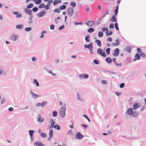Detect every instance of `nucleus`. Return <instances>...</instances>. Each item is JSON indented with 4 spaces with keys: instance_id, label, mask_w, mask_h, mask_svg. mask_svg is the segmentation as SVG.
<instances>
[{
    "instance_id": "obj_36",
    "label": "nucleus",
    "mask_w": 146,
    "mask_h": 146,
    "mask_svg": "<svg viewBox=\"0 0 146 146\" xmlns=\"http://www.w3.org/2000/svg\"><path fill=\"white\" fill-rule=\"evenodd\" d=\"M33 6V5L32 3H30L27 6V7L28 8H31Z\"/></svg>"
},
{
    "instance_id": "obj_35",
    "label": "nucleus",
    "mask_w": 146,
    "mask_h": 146,
    "mask_svg": "<svg viewBox=\"0 0 146 146\" xmlns=\"http://www.w3.org/2000/svg\"><path fill=\"white\" fill-rule=\"evenodd\" d=\"M102 30L103 32L105 31H106V32H108V29L107 28H103L102 29Z\"/></svg>"
},
{
    "instance_id": "obj_55",
    "label": "nucleus",
    "mask_w": 146,
    "mask_h": 146,
    "mask_svg": "<svg viewBox=\"0 0 146 146\" xmlns=\"http://www.w3.org/2000/svg\"><path fill=\"white\" fill-rule=\"evenodd\" d=\"M107 40L108 41L111 42L112 41V39L111 37H109L108 38Z\"/></svg>"
},
{
    "instance_id": "obj_29",
    "label": "nucleus",
    "mask_w": 146,
    "mask_h": 146,
    "mask_svg": "<svg viewBox=\"0 0 146 146\" xmlns=\"http://www.w3.org/2000/svg\"><path fill=\"white\" fill-rule=\"evenodd\" d=\"M54 127L57 130H59L60 129V126L58 125H56L54 126Z\"/></svg>"
},
{
    "instance_id": "obj_63",
    "label": "nucleus",
    "mask_w": 146,
    "mask_h": 146,
    "mask_svg": "<svg viewBox=\"0 0 146 146\" xmlns=\"http://www.w3.org/2000/svg\"><path fill=\"white\" fill-rule=\"evenodd\" d=\"M102 82L103 84H105L107 83V82L106 80H103L102 81Z\"/></svg>"
},
{
    "instance_id": "obj_32",
    "label": "nucleus",
    "mask_w": 146,
    "mask_h": 146,
    "mask_svg": "<svg viewBox=\"0 0 146 146\" xmlns=\"http://www.w3.org/2000/svg\"><path fill=\"white\" fill-rule=\"evenodd\" d=\"M16 27L18 29H21L23 27V26L22 25H17Z\"/></svg>"
},
{
    "instance_id": "obj_26",
    "label": "nucleus",
    "mask_w": 146,
    "mask_h": 146,
    "mask_svg": "<svg viewBox=\"0 0 146 146\" xmlns=\"http://www.w3.org/2000/svg\"><path fill=\"white\" fill-rule=\"evenodd\" d=\"M94 30L92 28H90L88 30V32L89 33H92L94 31Z\"/></svg>"
},
{
    "instance_id": "obj_3",
    "label": "nucleus",
    "mask_w": 146,
    "mask_h": 146,
    "mask_svg": "<svg viewBox=\"0 0 146 146\" xmlns=\"http://www.w3.org/2000/svg\"><path fill=\"white\" fill-rule=\"evenodd\" d=\"M68 14L70 16H72L74 13V9L72 8H69L67 10Z\"/></svg>"
},
{
    "instance_id": "obj_23",
    "label": "nucleus",
    "mask_w": 146,
    "mask_h": 146,
    "mask_svg": "<svg viewBox=\"0 0 146 146\" xmlns=\"http://www.w3.org/2000/svg\"><path fill=\"white\" fill-rule=\"evenodd\" d=\"M106 61L109 63H110L111 62L112 60L111 58L108 57L106 59Z\"/></svg>"
},
{
    "instance_id": "obj_19",
    "label": "nucleus",
    "mask_w": 146,
    "mask_h": 146,
    "mask_svg": "<svg viewBox=\"0 0 146 146\" xmlns=\"http://www.w3.org/2000/svg\"><path fill=\"white\" fill-rule=\"evenodd\" d=\"M44 120V118L41 117V115L39 114L38 115V121L40 122H42Z\"/></svg>"
},
{
    "instance_id": "obj_47",
    "label": "nucleus",
    "mask_w": 146,
    "mask_h": 146,
    "mask_svg": "<svg viewBox=\"0 0 146 146\" xmlns=\"http://www.w3.org/2000/svg\"><path fill=\"white\" fill-rule=\"evenodd\" d=\"M41 136L42 137H46V135L45 133H42L41 134Z\"/></svg>"
},
{
    "instance_id": "obj_17",
    "label": "nucleus",
    "mask_w": 146,
    "mask_h": 146,
    "mask_svg": "<svg viewBox=\"0 0 146 146\" xmlns=\"http://www.w3.org/2000/svg\"><path fill=\"white\" fill-rule=\"evenodd\" d=\"M25 11L26 13L28 14L29 15H30L32 11L27 8H25L24 10Z\"/></svg>"
},
{
    "instance_id": "obj_14",
    "label": "nucleus",
    "mask_w": 146,
    "mask_h": 146,
    "mask_svg": "<svg viewBox=\"0 0 146 146\" xmlns=\"http://www.w3.org/2000/svg\"><path fill=\"white\" fill-rule=\"evenodd\" d=\"M31 93L32 94V97L33 98H38L39 96L37 95H36L35 93H33L32 92H31Z\"/></svg>"
},
{
    "instance_id": "obj_11",
    "label": "nucleus",
    "mask_w": 146,
    "mask_h": 146,
    "mask_svg": "<svg viewBox=\"0 0 146 146\" xmlns=\"http://www.w3.org/2000/svg\"><path fill=\"white\" fill-rule=\"evenodd\" d=\"M140 55L138 54H136L135 56V58L133 59V61H134L136 60H139L140 59Z\"/></svg>"
},
{
    "instance_id": "obj_10",
    "label": "nucleus",
    "mask_w": 146,
    "mask_h": 146,
    "mask_svg": "<svg viewBox=\"0 0 146 146\" xmlns=\"http://www.w3.org/2000/svg\"><path fill=\"white\" fill-rule=\"evenodd\" d=\"M50 125L49 127V129L53 128L55 124V122L54 121V120L52 119H50Z\"/></svg>"
},
{
    "instance_id": "obj_49",
    "label": "nucleus",
    "mask_w": 146,
    "mask_h": 146,
    "mask_svg": "<svg viewBox=\"0 0 146 146\" xmlns=\"http://www.w3.org/2000/svg\"><path fill=\"white\" fill-rule=\"evenodd\" d=\"M45 2L48 1V4L51 3L52 2V0H44Z\"/></svg>"
},
{
    "instance_id": "obj_44",
    "label": "nucleus",
    "mask_w": 146,
    "mask_h": 146,
    "mask_svg": "<svg viewBox=\"0 0 146 146\" xmlns=\"http://www.w3.org/2000/svg\"><path fill=\"white\" fill-rule=\"evenodd\" d=\"M94 62L96 64H98L99 63V61L97 59H95L94 60Z\"/></svg>"
},
{
    "instance_id": "obj_24",
    "label": "nucleus",
    "mask_w": 146,
    "mask_h": 146,
    "mask_svg": "<svg viewBox=\"0 0 146 146\" xmlns=\"http://www.w3.org/2000/svg\"><path fill=\"white\" fill-rule=\"evenodd\" d=\"M125 50L127 51L129 53H130L131 52V48L130 47H127L125 48Z\"/></svg>"
},
{
    "instance_id": "obj_42",
    "label": "nucleus",
    "mask_w": 146,
    "mask_h": 146,
    "mask_svg": "<svg viewBox=\"0 0 146 146\" xmlns=\"http://www.w3.org/2000/svg\"><path fill=\"white\" fill-rule=\"evenodd\" d=\"M41 1H42V0H36L35 3L36 4H39L41 3Z\"/></svg>"
},
{
    "instance_id": "obj_5",
    "label": "nucleus",
    "mask_w": 146,
    "mask_h": 146,
    "mask_svg": "<svg viewBox=\"0 0 146 146\" xmlns=\"http://www.w3.org/2000/svg\"><path fill=\"white\" fill-rule=\"evenodd\" d=\"M119 53V50L118 48H116L114 51V53L113 54V56H117Z\"/></svg>"
},
{
    "instance_id": "obj_53",
    "label": "nucleus",
    "mask_w": 146,
    "mask_h": 146,
    "mask_svg": "<svg viewBox=\"0 0 146 146\" xmlns=\"http://www.w3.org/2000/svg\"><path fill=\"white\" fill-rule=\"evenodd\" d=\"M110 28H114V25L113 23H111L109 26Z\"/></svg>"
},
{
    "instance_id": "obj_6",
    "label": "nucleus",
    "mask_w": 146,
    "mask_h": 146,
    "mask_svg": "<svg viewBox=\"0 0 146 146\" xmlns=\"http://www.w3.org/2000/svg\"><path fill=\"white\" fill-rule=\"evenodd\" d=\"M88 75L86 74H80L79 76V77L81 79H82L83 78H84L85 79H86L88 77Z\"/></svg>"
},
{
    "instance_id": "obj_48",
    "label": "nucleus",
    "mask_w": 146,
    "mask_h": 146,
    "mask_svg": "<svg viewBox=\"0 0 146 146\" xmlns=\"http://www.w3.org/2000/svg\"><path fill=\"white\" fill-rule=\"evenodd\" d=\"M54 12H57L58 13H59L60 12V9H56L54 10Z\"/></svg>"
},
{
    "instance_id": "obj_18",
    "label": "nucleus",
    "mask_w": 146,
    "mask_h": 146,
    "mask_svg": "<svg viewBox=\"0 0 146 146\" xmlns=\"http://www.w3.org/2000/svg\"><path fill=\"white\" fill-rule=\"evenodd\" d=\"M17 38V36H15L14 34L11 35L10 37V39L14 41Z\"/></svg>"
},
{
    "instance_id": "obj_41",
    "label": "nucleus",
    "mask_w": 146,
    "mask_h": 146,
    "mask_svg": "<svg viewBox=\"0 0 146 146\" xmlns=\"http://www.w3.org/2000/svg\"><path fill=\"white\" fill-rule=\"evenodd\" d=\"M44 7V4L43 3H41L39 5V7L40 8H42Z\"/></svg>"
},
{
    "instance_id": "obj_8",
    "label": "nucleus",
    "mask_w": 146,
    "mask_h": 146,
    "mask_svg": "<svg viewBox=\"0 0 146 146\" xmlns=\"http://www.w3.org/2000/svg\"><path fill=\"white\" fill-rule=\"evenodd\" d=\"M126 113L127 115H129L132 114L133 113L132 109L130 108L128 109L127 110Z\"/></svg>"
},
{
    "instance_id": "obj_15",
    "label": "nucleus",
    "mask_w": 146,
    "mask_h": 146,
    "mask_svg": "<svg viewBox=\"0 0 146 146\" xmlns=\"http://www.w3.org/2000/svg\"><path fill=\"white\" fill-rule=\"evenodd\" d=\"M116 43H113L111 44V45L112 46H115L117 45H119V40L118 39L116 40Z\"/></svg>"
},
{
    "instance_id": "obj_28",
    "label": "nucleus",
    "mask_w": 146,
    "mask_h": 146,
    "mask_svg": "<svg viewBox=\"0 0 146 146\" xmlns=\"http://www.w3.org/2000/svg\"><path fill=\"white\" fill-rule=\"evenodd\" d=\"M29 133L31 137L33 135L34 131L32 130H30L29 131Z\"/></svg>"
},
{
    "instance_id": "obj_21",
    "label": "nucleus",
    "mask_w": 146,
    "mask_h": 146,
    "mask_svg": "<svg viewBox=\"0 0 146 146\" xmlns=\"http://www.w3.org/2000/svg\"><path fill=\"white\" fill-rule=\"evenodd\" d=\"M110 21L112 22H116V19L115 15H113L111 19H110Z\"/></svg>"
},
{
    "instance_id": "obj_25",
    "label": "nucleus",
    "mask_w": 146,
    "mask_h": 146,
    "mask_svg": "<svg viewBox=\"0 0 146 146\" xmlns=\"http://www.w3.org/2000/svg\"><path fill=\"white\" fill-rule=\"evenodd\" d=\"M90 38V37L89 36H87L85 37V39L86 40V41L87 42H90V40L89 38Z\"/></svg>"
},
{
    "instance_id": "obj_62",
    "label": "nucleus",
    "mask_w": 146,
    "mask_h": 146,
    "mask_svg": "<svg viewBox=\"0 0 146 146\" xmlns=\"http://www.w3.org/2000/svg\"><path fill=\"white\" fill-rule=\"evenodd\" d=\"M72 133V131L71 130H70L68 131L67 134L68 135H71Z\"/></svg>"
},
{
    "instance_id": "obj_51",
    "label": "nucleus",
    "mask_w": 146,
    "mask_h": 146,
    "mask_svg": "<svg viewBox=\"0 0 146 146\" xmlns=\"http://www.w3.org/2000/svg\"><path fill=\"white\" fill-rule=\"evenodd\" d=\"M138 115V113H137L134 112L133 114V116L134 117H136Z\"/></svg>"
},
{
    "instance_id": "obj_30",
    "label": "nucleus",
    "mask_w": 146,
    "mask_h": 146,
    "mask_svg": "<svg viewBox=\"0 0 146 146\" xmlns=\"http://www.w3.org/2000/svg\"><path fill=\"white\" fill-rule=\"evenodd\" d=\"M106 35L107 36H110L112 34V31H111L110 33H109L108 32H106Z\"/></svg>"
},
{
    "instance_id": "obj_33",
    "label": "nucleus",
    "mask_w": 146,
    "mask_h": 146,
    "mask_svg": "<svg viewBox=\"0 0 146 146\" xmlns=\"http://www.w3.org/2000/svg\"><path fill=\"white\" fill-rule=\"evenodd\" d=\"M66 8V6L65 5H63L60 6V9L61 10H63L65 9Z\"/></svg>"
},
{
    "instance_id": "obj_20",
    "label": "nucleus",
    "mask_w": 146,
    "mask_h": 146,
    "mask_svg": "<svg viewBox=\"0 0 146 146\" xmlns=\"http://www.w3.org/2000/svg\"><path fill=\"white\" fill-rule=\"evenodd\" d=\"M95 42L97 44V45L99 46H102L101 42L100 40L97 39L95 41Z\"/></svg>"
},
{
    "instance_id": "obj_61",
    "label": "nucleus",
    "mask_w": 146,
    "mask_h": 146,
    "mask_svg": "<svg viewBox=\"0 0 146 146\" xmlns=\"http://www.w3.org/2000/svg\"><path fill=\"white\" fill-rule=\"evenodd\" d=\"M71 123H72V124L71 125H70V127L72 128V129L74 127V126H73V122L72 121H71Z\"/></svg>"
},
{
    "instance_id": "obj_22",
    "label": "nucleus",
    "mask_w": 146,
    "mask_h": 146,
    "mask_svg": "<svg viewBox=\"0 0 146 146\" xmlns=\"http://www.w3.org/2000/svg\"><path fill=\"white\" fill-rule=\"evenodd\" d=\"M50 132L49 133V137L50 138L49 139L52 137V135L53 130L52 129L50 130Z\"/></svg>"
},
{
    "instance_id": "obj_57",
    "label": "nucleus",
    "mask_w": 146,
    "mask_h": 146,
    "mask_svg": "<svg viewBox=\"0 0 146 146\" xmlns=\"http://www.w3.org/2000/svg\"><path fill=\"white\" fill-rule=\"evenodd\" d=\"M124 84L123 83H121L120 85V87L121 88H123L124 87Z\"/></svg>"
},
{
    "instance_id": "obj_60",
    "label": "nucleus",
    "mask_w": 146,
    "mask_h": 146,
    "mask_svg": "<svg viewBox=\"0 0 146 146\" xmlns=\"http://www.w3.org/2000/svg\"><path fill=\"white\" fill-rule=\"evenodd\" d=\"M22 15L21 14H17V18H21V17Z\"/></svg>"
},
{
    "instance_id": "obj_64",
    "label": "nucleus",
    "mask_w": 146,
    "mask_h": 146,
    "mask_svg": "<svg viewBox=\"0 0 146 146\" xmlns=\"http://www.w3.org/2000/svg\"><path fill=\"white\" fill-rule=\"evenodd\" d=\"M118 10L115 9L114 11V13L115 15H116L118 12Z\"/></svg>"
},
{
    "instance_id": "obj_59",
    "label": "nucleus",
    "mask_w": 146,
    "mask_h": 146,
    "mask_svg": "<svg viewBox=\"0 0 146 146\" xmlns=\"http://www.w3.org/2000/svg\"><path fill=\"white\" fill-rule=\"evenodd\" d=\"M54 25H51L50 26V28L52 29L53 30L54 29Z\"/></svg>"
},
{
    "instance_id": "obj_34",
    "label": "nucleus",
    "mask_w": 146,
    "mask_h": 146,
    "mask_svg": "<svg viewBox=\"0 0 146 146\" xmlns=\"http://www.w3.org/2000/svg\"><path fill=\"white\" fill-rule=\"evenodd\" d=\"M140 55L141 57L144 58H146V55L143 52H141Z\"/></svg>"
},
{
    "instance_id": "obj_12",
    "label": "nucleus",
    "mask_w": 146,
    "mask_h": 146,
    "mask_svg": "<svg viewBox=\"0 0 146 146\" xmlns=\"http://www.w3.org/2000/svg\"><path fill=\"white\" fill-rule=\"evenodd\" d=\"M34 144L35 145V146H44L43 144L39 141L34 142Z\"/></svg>"
},
{
    "instance_id": "obj_40",
    "label": "nucleus",
    "mask_w": 146,
    "mask_h": 146,
    "mask_svg": "<svg viewBox=\"0 0 146 146\" xmlns=\"http://www.w3.org/2000/svg\"><path fill=\"white\" fill-rule=\"evenodd\" d=\"M57 112L56 111H54L53 112V115L54 117L57 116Z\"/></svg>"
},
{
    "instance_id": "obj_1",
    "label": "nucleus",
    "mask_w": 146,
    "mask_h": 146,
    "mask_svg": "<svg viewBox=\"0 0 146 146\" xmlns=\"http://www.w3.org/2000/svg\"><path fill=\"white\" fill-rule=\"evenodd\" d=\"M66 109L64 107L61 108L60 109L59 113L63 117L64 116L65 114Z\"/></svg>"
},
{
    "instance_id": "obj_9",
    "label": "nucleus",
    "mask_w": 146,
    "mask_h": 146,
    "mask_svg": "<svg viewBox=\"0 0 146 146\" xmlns=\"http://www.w3.org/2000/svg\"><path fill=\"white\" fill-rule=\"evenodd\" d=\"M92 43H91L88 45L85 44L84 45V47L85 48H88L90 50H92L93 48Z\"/></svg>"
},
{
    "instance_id": "obj_16",
    "label": "nucleus",
    "mask_w": 146,
    "mask_h": 146,
    "mask_svg": "<svg viewBox=\"0 0 146 146\" xmlns=\"http://www.w3.org/2000/svg\"><path fill=\"white\" fill-rule=\"evenodd\" d=\"M45 14V12L44 11H42L38 14V16L39 17H42Z\"/></svg>"
},
{
    "instance_id": "obj_2",
    "label": "nucleus",
    "mask_w": 146,
    "mask_h": 146,
    "mask_svg": "<svg viewBox=\"0 0 146 146\" xmlns=\"http://www.w3.org/2000/svg\"><path fill=\"white\" fill-rule=\"evenodd\" d=\"M97 52L101 56L103 57H106V54L105 52H103V50L101 48H99L97 50Z\"/></svg>"
},
{
    "instance_id": "obj_4",
    "label": "nucleus",
    "mask_w": 146,
    "mask_h": 146,
    "mask_svg": "<svg viewBox=\"0 0 146 146\" xmlns=\"http://www.w3.org/2000/svg\"><path fill=\"white\" fill-rule=\"evenodd\" d=\"M76 139H81L83 137V136L80 133H78L76 135Z\"/></svg>"
},
{
    "instance_id": "obj_56",
    "label": "nucleus",
    "mask_w": 146,
    "mask_h": 146,
    "mask_svg": "<svg viewBox=\"0 0 146 146\" xmlns=\"http://www.w3.org/2000/svg\"><path fill=\"white\" fill-rule=\"evenodd\" d=\"M64 27V25H62L59 28V30H61L63 29Z\"/></svg>"
},
{
    "instance_id": "obj_50",
    "label": "nucleus",
    "mask_w": 146,
    "mask_h": 146,
    "mask_svg": "<svg viewBox=\"0 0 146 146\" xmlns=\"http://www.w3.org/2000/svg\"><path fill=\"white\" fill-rule=\"evenodd\" d=\"M115 29L117 30H119V28L118 27V26H117V23H115Z\"/></svg>"
},
{
    "instance_id": "obj_7",
    "label": "nucleus",
    "mask_w": 146,
    "mask_h": 146,
    "mask_svg": "<svg viewBox=\"0 0 146 146\" xmlns=\"http://www.w3.org/2000/svg\"><path fill=\"white\" fill-rule=\"evenodd\" d=\"M86 25L89 27H91L93 26L94 25V23L93 21H90L86 22Z\"/></svg>"
},
{
    "instance_id": "obj_46",
    "label": "nucleus",
    "mask_w": 146,
    "mask_h": 146,
    "mask_svg": "<svg viewBox=\"0 0 146 146\" xmlns=\"http://www.w3.org/2000/svg\"><path fill=\"white\" fill-rule=\"evenodd\" d=\"M110 51V49L109 48H107L106 50V52L108 54H109Z\"/></svg>"
},
{
    "instance_id": "obj_38",
    "label": "nucleus",
    "mask_w": 146,
    "mask_h": 146,
    "mask_svg": "<svg viewBox=\"0 0 146 146\" xmlns=\"http://www.w3.org/2000/svg\"><path fill=\"white\" fill-rule=\"evenodd\" d=\"M98 35L100 37H102L103 36V34L102 32H100L98 33Z\"/></svg>"
},
{
    "instance_id": "obj_43",
    "label": "nucleus",
    "mask_w": 146,
    "mask_h": 146,
    "mask_svg": "<svg viewBox=\"0 0 146 146\" xmlns=\"http://www.w3.org/2000/svg\"><path fill=\"white\" fill-rule=\"evenodd\" d=\"M38 10V9L36 7H34L33 9V11L34 12H36Z\"/></svg>"
},
{
    "instance_id": "obj_31",
    "label": "nucleus",
    "mask_w": 146,
    "mask_h": 146,
    "mask_svg": "<svg viewBox=\"0 0 146 146\" xmlns=\"http://www.w3.org/2000/svg\"><path fill=\"white\" fill-rule=\"evenodd\" d=\"M45 9L46 10H48L50 7V5L49 4H47L46 5L44 6Z\"/></svg>"
},
{
    "instance_id": "obj_54",
    "label": "nucleus",
    "mask_w": 146,
    "mask_h": 146,
    "mask_svg": "<svg viewBox=\"0 0 146 146\" xmlns=\"http://www.w3.org/2000/svg\"><path fill=\"white\" fill-rule=\"evenodd\" d=\"M58 3L57 0H54L53 2V4L54 5H56Z\"/></svg>"
},
{
    "instance_id": "obj_58",
    "label": "nucleus",
    "mask_w": 146,
    "mask_h": 146,
    "mask_svg": "<svg viewBox=\"0 0 146 146\" xmlns=\"http://www.w3.org/2000/svg\"><path fill=\"white\" fill-rule=\"evenodd\" d=\"M83 116L84 117L87 119L89 122L90 121V119L86 115H84Z\"/></svg>"
},
{
    "instance_id": "obj_27",
    "label": "nucleus",
    "mask_w": 146,
    "mask_h": 146,
    "mask_svg": "<svg viewBox=\"0 0 146 146\" xmlns=\"http://www.w3.org/2000/svg\"><path fill=\"white\" fill-rule=\"evenodd\" d=\"M33 83L36 84L37 86L38 87L39 86V83L37 81L36 79H35L34 80Z\"/></svg>"
},
{
    "instance_id": "obj_39",
    "label": "nucleus",
    "mask_w": 146,
    "mask_h": 146,
    "mask_svg": "<svg viewBox=\"0 0 146 146\" xmlns=\"http://www.w3.org/2000/svg\"><path fill=\"white\" fill-rule=\"evenodd\" d=\"M32 28L31 27H27L25 29V30L27 31H29L31 30Z\"/></svg>"
},
{
    "instance_id": "obj_45",
    "label": "nucleus",
    "mask_w": 146,
    "mask_h": 146,
    "mask_svg": "<svg viewBox=\"0 0 146 146\" xmlns=\"http://www.w3.org/2000/svg\"><path fill=\"white\" fill-rule=\"evenodd\" d=\"M46 103L47 102H43L41 104L42 107H43V106H44L45 105H46Z\"/></svg>"
},
{
    "instance_id": "obj_13",
    "label": "nucleus",
    "mask_w": 146,
    "mask_h": 146,
    "mask_svg": "<svg viewBox=\"0 0 146 146\" xmlns=\"http://www.w3.org/2000/svg\"><path fill=\"white\" fill-rule=\"evenodd\" d=\"M140 104H139L137 103H135L133 105V109L134 110H136L140 107Z\"/></svg>"
},
{
    "instance_id": "obj_52",
    "label": "nucleus",
    "mask_w": 146,
    "mask_h": 146,
    "mask_svg": "<svg viewBox=\"0 0 146 146\" xmlns=\"http://www.w3.org/2000/svg\"><path fill=\"white\" fill-rule=\"evenodd\" d=\"M109 11L108 10H106L105 11V14L104 15L103 17H104L105 16V15H107L108 14Z\"/></svg>"
},
{
    "instance_id": "obj_37",
    "label": "nucleus",
    "mask_w": 146,
    "mask_h": 146,
    "mask_svg": "<svg viewBox=\"0 0 146 146\" xmlns=\"http://www.w3.org/2000/svg\"><path fill=\"white\" fill-rule=\"evenodd\" d=\"M71 5L73 7H75L76 6V4L75 2H72L71 3Z\"/></svg>"
}]
</instances>
